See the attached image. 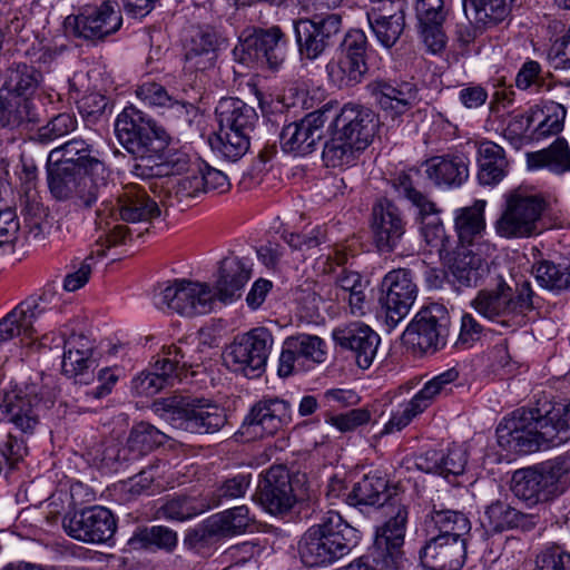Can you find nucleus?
I'll return each instance as SVG.
<instances>
[{
	"label": "nucleus",
	"mask_w": 570,
	"mask_h": 570,
	"mask_svg": "<svg viewBox=\"0 0 570 570\" xmlns=\"http://www.w3.org/2000/svg\"><path fill=\"white\" fill-rule=\"evenodd\" d=\"M459 379L456 368H449L428 381L424 386L406 403L401 411L392 414L383 433L401 431L419 414L423 413L438 395L450 390V385Z\"/></svg>",
	"instance_id": "obj_27"
},
{
	"label": "nucleus",
	"mask_w": 570,
	"mask_h": 570,
	"mask_svg": "<svg viewBox=\"0 0 570 570\" xmlns=\"http://www.w3.org/2000/svg\"><path fill=\"white\" fill-rule=\"evenodd\" d=\"M387 481L379 475H365L346 494L351 507L382 505L386 499Z\"/></svg>",
	"instance_id": "obj_51"
},
{
	"label": "nucleus",
	"mask_w": 570,
	"mask_h": 570,
	"mask_svg": "<svg viewBox=\"0 0 570 570\" xmlns=\"http://www.w3.org/2000/svg\"><path fill=\"white\" fill-rule=\"evenodd\" d=\"M428 518L439 530V535H468L471 530L464 513L448 509L442 503H433Z\"/></svg>",
	"instance_id": "obj_52"
},
{
	"label": "nucleus",
	"mask_w": 570,
	"mask_h": 570,
	"mask_svg": "<svg viewBox=\"0 0 570 570\" xmlns=\"http://www.w3.org/2000/svg\"><path fill=\"white\" fill-rule=\"evenodd\" d=\"M325 421L341 432H351L371 421V413L366 409H354L346 413L328 415Z\"/></svg>",
	"instance_id": "obj_64"
},
{
	"label": "nucleus",
	"mask_w": 570,
	"mask_h": 570,
	"mask_svg": "<svg viewBox=\"0 0 570 570\" xmlns=\"http://www.w3.org/2000/svg\"><path fill=\"white\" fill-rule=\"evenodd\" d=\"M240 52L239 61L277 71L285 61L286 41L279 27L261 30L246 38L234 50Z\"/></svg>",
	"instance_id": "obj_23"
},
{
	"label": "nucleus",
	"mask_w": 570,
	"mask_h": 570,
	"mask_svg": "<svg viewBox=\"0 0 570 570\" xmlns=\"http://www.w3.org/2000/svg\"><path fill=\"white\" fill-rule=\"evenodd\" d=\"M38 120L32 100L0 91V127L8 130L26 129Z\"/></svg>",
	"instance_id": "obj_43"
},
{
	"label": "nucleus",
	"mask_w": 570,
	"mask_h": 570,
	"mask_svg": "<svg viewBox=\"0 0 570 570\" xmlns=\"http://www.w3.org/2000/svg\"><path fill=\"white\" fill-rule=\"evenodd\" d=\"M361 151V148L333 130L324 145L322 158L326 167L342 168L353 165Z\"/></svg>",
	"instance_id": "obj_53"
},
{
	"label": "nucleus",
	"mask_w": 570,
	"mask_h": 570,
	"mask_svg": "<svg viewBox=\"0 0 570 570\" xmlns=\"http://www.w3.org/2000/svg\"><path fill=\"white\" fill-rule=\"evenodd\" d=\"M375 102L385 111L401 116L414 108L419 101V88L413 81L377 78L366 86Z\"/></svg>",
	"instance_id": "obj_32"
},
{
	"label": "nucleus",
	"mask_w": 570,
	"mask_h": 570,
	"mask_svg": "<svg viewBox=\"0 0 570 570\" xmlns=\"http://www.w3.org/2000/svg\"><path fill=\"white\" fill-rule=\"evenodd\" d=\"M129 450L132 458H142L154 448L164 444L166 435L147 422L135 424L129 433Z\"/></svg>",
	"instance_id": "obj_55"
},
{
	"label": "nucleus",
	"mask_w": 570,
	"mask_h": 570,
	"mask_svg": "<svg viewBox=\"0 0 570 570\" xmlns=\"http://www.w3.org/2000/svg\"><path fill=\"white\" fill-rule=\"evenodd\" d=\"M154 161L151 166L136 164L131 174L141 179L154 177H166L171 175H180L189 171L191 165L190 155L181 149L166 148L157 158H150Z\"/></svg>",
	"instance_id": "obj_42"
},
{
	"label": "nucleus",
	"mask_w": 570,
	"mask_h": 570,
	"mask_svg": "<svg viewBox=\"0 0 570 570\" xmlns=\"http://www.w3.org/2000/svg\"><path fill=\"white\" fill-rule=\"evenodd\" d=\"M115 135L125 150L140 160L159 157L170 142L165 128L135 106L124 108L117 116Z\"/></svg>",
	"instance_id": "obj_5"
},
{
	"label": "nucleus",
	"mask_w": 570,
	"mask_h": 570,
	"mask_svg": "<svg viewBox=\"0 0 570 570\" xmlns=\"http://www.w3.org/2000/svg\"><path fill=\"white\" fill-rule=\"evenodd\" d=\"M326 358L325 341L313 334L297 333L286 337L282 345L277 373L288 377L321 364Z\"/></svg>",
	"instance_id": "obj_21"
},
{
	"label": "nucleus",
	"mask_w": 570,
	"mask_h": 570,
	"mask_svg": "<svg viewBox=\"0 0 570 570\" xmlns=\"http://www.w3.org/2000/svg\"><path fill=\"white\" fill-rule=\"evenodd\" d=\"M250 275L248 259L226 257L220 262L214 287L208 283L176 279L155 296V305L181 316L205 315L214 309L217 302L227 304L240 297Z\"/></svg>",
	"instance_id": "obj_2"
},
{
	"label": "nucleus",
	"mask_w": 570,
	"mask_h": 570,
	"mask_svg": "<svg viewBox=\"0 0 570 570\" xmlns=\"http://www.w3.org/2000/svg\"><path fill=\"white\" fill-rule=\"evenodd\" d=\"M122 26V16L116 2L104 1L100 6L85 7L78 14L65 19L66 33L92 43L104 41Z\"/></svg>",
	"instance_id": "obj_17"
},
{
	"label": "nucleus",
	"mask_w": 570,
	"mask_h": 570,
	"mask_svg": "<svg viewBox=\"0 0 570 570\" xmlns=\"http://www.w3.org/2000/svg\"><path fill=\"white\" fill-rule=\"evenodd\" d=\"M409 517L407 507L391 504L389 519L376 529L374 544L371 550L373 560L383 569L399 570L403 567V543Z\"/></svg>",
	"instance_id": "obj_19"
},
{
	"label": "nucleus",
	"mask_w": 570,
	"mask_h": 570,
	"mask_svg": "<svg viewBox=\"0 0 570 570\" xmlns=\"http://www.w3.org/2000/svg\"><path fill=\"white\" fill-rule=\"evenodd\" d=\"M120 443L116 440H106L89 448L87 455L99 469L112 472L119 470Z\"/></svg>",
	"instance_id": "obj_59"
},
{
	"label": "nucleus",
	"mask_w": 570,
	"mask_h": 570,
	"mask_svg": "<svg viewBox=\"0 0 570 570\" xmlns=\"http://www.w3.org/2000/svg\"><path fill=\"white\" fill-rule=\"evenodd\" d=\"M195 348L185 340L163 347L154 364V372L141 373L134 380V389L140 395L151 396L166 386L180 382L193 366Z\"/></svg>",
	"instance_id": "obj_10"
},
{
	"label": "nucleus",
	"mask_w": 570,
	"mask_h": 570,
	"mask_svg": "<svg viewBox=\"0 0 570 570\" xmlns=\"http://www.w3.org/2000/svg\"><path fill=\"white\" fill-rule=\"evenodd\" d=\"M405 17L406 4L403 0H380L366 12L373 35L386 49L395 46L403 35Z\"/></svg>",
	"instance_id": "obj_30"
},
{
	"label": "nucleus",
	"mask_w": 570,
	"mask_h": 570,
	"mask_svg": "<svg viewBox=\"0 0 570 570\" xmlns=\"http://www.w3.org/2000/svg\"><path fill=\"white\" fill-rule=\"evenodd\" d=\"M274 344L272 333L256 327L236 337L223 354L225 365L247 377L258 376L265 368Z\"/></svg>",
	"instance_id": "obj_12"
},
{
	"label": "nucleus",
	"mask_w": 570,
	"mask_h": 570,
	"mask_svg": "<svg viewBox=\"0 0 570 570\" xmlns=\"http://www.w3.org/2000/svg\"><path fill=\"white\" fill-rule=\"evenodd\" d=\"M367 37L360 29L350 30L340 49L326 65L330 82L338 88H352L362 82L367 73Z\"/></svg>",
	"instance_id": "obj_11"
},
{
	"label": "nucleus",
	"mask_w": 570,
	"mask_h": 570,
	"mask_svg": "<svg viewBox=\"0 0 570 570\" xmlns=\"http://www.w3.org/2000/svg\"><path fill=\"white\" fill-rule=\"evenodd\" d=\"M357 540L358 531L330 510L304 533L299 556L307 567L328 566L348 554Z\"/></svg>",
	"instance_id": "obj_3"
},
{
	"label": "nucleus",
	"mask_w": 570,
	"mask_h": 570,
	"mask_svg": "<svg viewBox=\"0 0 570 570\" xmlns=\"http://www.w3.org/2000/svg\"><path fill=\"white\" fill-rule=\"evenodd\" d=\"M546 209V200L538 194L518 188L505 195L495 233L507 239L529 238L540 233L539 223Z\"/></svg>",
	"instance_id": "obj_8"
},
{
	"label": "nucleus",
	"mask_w": 570,
	"mask_h": 570,
	"mask_svg": "<svg viewBox=\"0 0 570 570\" xmlns=\"http://www.w3.org/2000/svg\"><path fill=\"white\" fill-rule=\"evenodd\" d=\"M209 509L207 504H200L191 497H176L167 500L159 509L158 517L171 521H186Z\"/></svg>",
	"instance_id": "obj_57"
},
{
	"label": "nucleus",
	"mask_w": 570,
	"mask_h": 570,
	"mask_svg": "<svg viewBox=\"0 0 570 570\" xmlns=\"http://www.w3.org/2000/svg\"><path fill=\"white\" fill-rule=\"evenodd\" d=\"M570 458L557 456L513 472L510 490L529 507L546 503L562 494L568 487Z\"/></svg>",
	"instance_id": "obj_4"
},
{
	"label": "nucleus",
	"mask_w": 570,
	"mask_h": 570,
	"mask_svg": "<svg viewBox=\"0 0 570 570\" xmlns=\"http://www.w3.org/2000/svg\"><path fill=\"white\" fill-rule=\"evenodd\" d=\"M326 112L315 110L304 118L285 125L279 134V145L284 153L306 156L316 149L323 137Z\"/></svg>",
	"instance_id": "obj_28"
},
{
	"label": "nucleus",
	"mask_w": 570,
	"mask_h": 570,
	"mask_svg": "<svg viewBox=\"0 0 570 570\" xmlns=\"http://www.w3.org/2000/svg\"><path fill=\"white\" fill-rule=\"evenodd\" d=\"M289 401L275 395H265L255 402L244 420V425L253 428L261 435H275L292 422Z\"/></svg>",
	"instance_id": "obj_31"
},
{
	"label": "nucleus",
	"mask_w": 570,
	"mask_h": 570,
	"mask_svg": "<svg viewBox=\"0 0 570 570\" xmlns=\"http://www.w3.org/2000/svg\"><path fill=\"white\" fill-rule=\"evenodd\" d=\"M371 230L381 253L393 252L401 243L406 222L401 209L390 199L381 198L372 207Z\"/></svg>",
	"instance_id": "obj_29"
},
{
	"label": "nucleus",
	"mask_w": 570,
	"mask_h": 570,
	"mask_svg": "<svg viewBox=\"0 0 570 570\" xmlns=\"http://www.w3.org/2000/svg\"><path fill=\"white\" fill-rule=\"evenodd\" d=\"M53 163L47 167L51 195L58 200H72L78 207L91 208L110 178L101 154L82 138H72L49 154Z\"/></svg>",
	"instance_id": "obj_1"
},
{
	"label": "nucleus",
	"mask_w": 570,
	"mask_h": 570,
	"mask_svg": "<svg viewBox=\"0 0 570 570\" xmlns=\"http://www.w3.org/2000/svg\"><path fill=\"white\" fill-rule=\"evenodd\" d=\"M423 166L426 177L439 187H461L470 176V160L464 154L434 156Z\"/></svg>",
	"instance_id": "obj_38"
},
{
	"label": "nucleus",
	"mask_w": 570,
	"mask_h": 570,
	"mask_svg": "<svg viewBox=\"0 0 570 570\" xmlns=\"http://www.w3.org/2000/svg\"><path fill=\"white\" fill-rule=\"evenodd\" d=\"M63 529L71 538L86 543H105L117 529V522L107 508L95 505L65 517Z\"/></svg>",
	"instance_id": "obj_24"
},
{
	"label": "nucleus",
	"mask_w": 570,
	"mask_h": 570,
	"mask_svg": "<svg viewBox=\"0 0 570 570\" xmlns=\"http://www.w3.org/2000/svg\"><path fill=\"white\" fill-rule=\"evenodd\" d=\"M451 318L448 309L438 303L423 307L407 325L403 340L423 353H435L446 345Z\"/></svg>",
	"instance_id": "obj_16"
},
{
	"label": "nucleus",
	"mask_w": 570,
	"mask_h": 570,
	"mask_svg": "<svg viewBox=\"0 0 570 570\" xmlns=\"http://www.w3.org/2000/svg\"><path fill=\"white\" fill-rule=\"evenodd\" d=\"M134 541L142 548L156 547L171 551L177 546V533L169 528L154 525L139 530L135 534Z\"/></svg>",
	"instance_id": "obj_61"
},
{
	"label": "nucleus",
	"mask_w": 570,
	"mask_h": 570,
	"mask_svg": "<svg viewBox=\"0 0 570 570\" xmlns=\"http://www.w3.org/2000/svg\"><path fill=\"white\" fill-rule=\"evenodd\" d=\"M537 111L538 115H543V119L539 121L533 130V139H544L562 131L567 115V110L562 105L550 101L544 106V109Z\"/></svg>",
	"instance_id": "obj_58"
},
{
	"label": "nucleus",
	"mask_w": 570,
	"mask_h": 570,
	"mask_svg": "<svg viewBox=\"0 0 570 570\" xmlns=\"http://www.w3.org/2000/svg\"><path fill=\"white\" fill-rule=\"evenodd\" d=\"M215 114L218 127L249 138L258 121L256 110L238 98L222 99Z\"/></svg>",
	"instance_id": "obj_40"
},
{
	"label": "nucleus",
	"mask_w": 570,
	"mask_h": 570,
	"mask_svg": "<svg viewBox=\"0 0 570 570\" xmlns=\"http://www.w3.org/2000/svg\"><path fill=\"white\" fill-rule=\"evenodd\" d=\"M417 296V287L410 269L389 272L380 286L379 304L386 322L396 325L410 312Z\"/></svg>",
	"instance_id": "obj_20"
},
{
	"label": "nucleus",
	"mask_w": 570,
	"mask_h": 570,
	"mask_svg": "<svg viewBox=\"0 0 570 570\" xmlns=\"http://www.w3.org/2000/svg\"><path fill=\"white\" fill-rule=\"evenodd\" d=\"M532 296L529 283L522 284L514 294L501 281L495 288L479 291L471 301V306L484 318L513 332L525 324L527 314L533 309Z\"/></svg>",
	"instance_id": "obj_6"
},
{
	"label": "nucleus",
	"mask_w": 570,
	"mask_h": 570,
	"mask_svg": "<svg viewBox=\"0 0 570 570\" xmlns=\"http://www.w3.org/2000/svg\"><path fill=\"white\" fill-rule=\"evenodd\" d=\"M341 28L342 18L337 13L316 14L295 21L294 32L301 57L308 60L321 57Z\"/></svg>",
	"instance_id": "obj_22"
},
{
	"label": "nucleus",
	"mask_w": 570,
	"mask_h": 570,
	"mask_svg": "<svg viewBox=\"0 0 570 570\" xmlns=\"http://www.w3.org/2000/svg\"><path fill=\"white\" fill-rule=\"evenodd\" d=\"M118 214L126 223L147 222L160 215L157 203L149 198L144 187L130 183L118 196Z\"/></svg>",
	"instance_id": "obj_39"
},
{
	"label": "nucleus",
	"mask_w": 570,
	"mask_h": 570,
	"mask_svg": "<svg viewBox=\"0 0 570 570\" xmlns=\"http://www.w3.org/2000/svg\"><path fill=\"white\" fill-rule=\"evenodd\" d=\"M541 409H518L510 416L504 417L497 428L499 445L517 454L535 452L547 441L539 424Z\"/></svg>",
	"instance_id": "obj_13"
},
{
	"label": "nucleus",
	"mask_w": 570,
	"mask_h": 570,
	"mask_svg": "<svg viewBox=\"0 0 570 570\" xmlns=\"http://www.w3.org/2000/svg\"><path fill=\"white\" fill-rule=\"evenodd\" d=\"M258 503L273 515L287 513L298 497L289 471L283 465L271 466L259 480L255 494Z\"/></svg>",
	"instance_id": "obj_25"
},
{
	"label": "nucleus",
	"mask_w": 570,
	"mask_h": 570,
	"mask_svg": "<svg viewBox=\"0 0 570 570\" xmlns=\"http://www.w3.org/2000/svg\"><path fill=\"white\" fill-rule=\"evenodd\" d=\"M0 412L24 435H32L43 412L40 387L35 383L14 384L0 396Z\"/></svg>",
	"instance_id": "obj_15"
},
{
	"label": "nucleus",
	"mask_w": 570,
	"mask_h": 570,
	"mask_svg": "<svg viewBox=\"0 0 570 570\" xmlns=\"http://www.w3.org/2000/svg\"><path fill=\"white\" fill-rule=\"evenodd\" d=\"M539 286L553 293L570 288V259L564 257L541 258L532 266Z\"/></svg>",
	"instance_id": "obj_46"
},
{
	"label": "nucleus",
	"mask_w": 570,
	"mask_h": 570,
	"mask_svg": "<svg viewBox=\"0 0 570 570\" xmlns=\"http://www.w3.org/2000/svg\"><path fill=\"white\" fill-rule=\"evenodd\" d=\"M529 169H548L554 174L570 171V148L564 138H557L548 148L527 154Z\"/></svg>",
	"instance_id": "obj_49"
},
{
	"label": "nucleus",
	"mask_w": 570,
	"mask_h": 570,
	"mask_svg": "<svg viewBox=\"0 0 570 570\" xmlns=\"http://www.w3.org/2000/svg\"><path fill=\"white\" fill-rule=\"evenodd\" d=\"M28 234L35 240H42L50 233L51 219L47 209L38 202L28 203L23 209Z\"/></svg>",
	"instance_id": "obj_60"
},
{
	"label": "nucleus",
	"mask_w": 570,
	"mask_h": 570,
	"mask_svg": "<svg viewBox=\"0 0 570 570\" xmlns=\"http://www.w3.org/2000/svg\"><path fill=\"white\" fill-rule=\"evenodd\" d=\"M484 200L455 210L454 227L461 247L472 246L485 230Z\"/></svg>",
	"instance_id": "obj_48"
},
{
	"label": "nucleus",
	"mask_w": 570,
	"mask_h": 570,
	"mask_svg": "<svg viewBox=\"0 0 570 570\" xmlns=\"http://www.w3.org/2000/svg\"><path fill=\"white\" fill-rule=\"evenodd\" d=\"M541 435L544 436L547 445H559L570 440V404L553 405L549 410L541 409L539 421Z\"/></svg>",
	"instance_id": "obj_50"
},
{
	"label": "nucleus",
	"mask_w": 570,
	"mask_h": 570,
	"mask_svg": "<svg viewBox=\"0 0 570 570\" xmlns=\"http://www.w3.org/2000/svg\"><path fill=\"white\" fill-rule=\"evenodd\" d=\"M348 254L338 247L333 248L323 261L322 273L332 275L333 294L338 303L347 305L352 315L363 316L368 309L367 287L370 282L363 275L346 266Z\"/></svg>",
	"instance_id": "obj_9"
},
{
	"label": "nucleus",
	"mask_w": 570,
	"mask_h": 570,
	"mask_svg": "<svg viewBox=\"0 0 570 570\" xmlns=\"http://www.w3.org/2000/svg\"><path fill=\"white\" fill-rule=\"evenodd\" d=\"M376 129L375 114L363 106L346 104L334 120V131L362 150L372 142Z\"/></svg>",
	"instance_id": "obj_35"
},
{
	"label": "nucleus",
	"mask_w": 570,
	"mask_h": 570,
	"mask_svg": "<svg viewBox=\"0 0 570 570\" xmlns=\"http://www.w3.org/2000/svg\"><path fill=\"white\" fill-rule=\"evenodd\" d=\"M539 521L538 514L523 512L511 505L507 499L493 500L484 508V522L495 533L513 530L529 532Z\"/></svg>",
	"instance_id": "obj_36"
},
{
	"label": "nucleus",
	"mask_w": 570,
	"mask_h": 570,
	"mask_svg": "<svg viewBox=\"0 0 570 570\" xmlns=\"http://www.w3.org/2000/svg\"><path fill=\"white\" fill-rule=\"evenodd\" d=\"M478 180L483 186L499 184L508 173V159L504 149L493 141H482L478 148Z\"/></svg>",
	"instance_id": "obj_44"
},
{
	"label": "nucleus",
	"mask_w": 570,
	"mask_h": 570,
	"mask_svg": "<svg viewBox=\"0 0 570 570\" xmlns=\"http://www.w3.org/2000/svg\"><path fill=\"white\" fill-rule=\"evenodd\" d=\"M155 406L175 429L195 434H213L227 424L226 410L206 399L174 396L156 402Z\"/></svg>",
	"instance_id": "obj_7"
},
{
	"label": "nucleus",
	"mask_w": 570,
	"mask_h": 570,
	"mask_svg": "<svg viewBox=\"0 0 570 570\" xmlns=\"http://www.w3.org/2000/svg\"><path fill=\"white\" fill-rule=\"evenodd\" d=\"M250 138L218 127L215 138L210 140L214 151L228 161H237L249 149Z\"/></svg>",
	"instance_id": "obj_54"
},
{
	"label": "nucleus",
	"mask_w": 570,
	"mask_h": 570,
	"mask_svg": "<svg viewBox=\"0 0 570 570\" xmlns=\"http://www.w3.org/2000/svg\"><path fill=\"white\" fill-rule=\"evenodd\" d=\"M466 535H436L420 551L424 567L431 570H459L466 556Z\"/></svg>",
	"instance_id": "obj_33"
},
{
	"label": "nucleus",
	"mask_w": 570,
	"mask_h": 570,
	"mask_svg": "<svg viewBox=\"0 0 570 570\" xmlns=\"http://www.w3.org/2000/svg\"><path fill=\"white\" fill-rule=\"evenodd\" d=\"M246 505L227 509L209 517L202 527L190 531L185 543L193 547H203L210 538H227L242 534L254 523Z\"/></svg>",
	"instance_id": "obj_26"
},
{
	"label": "nucleus",
	"mask_w": 570,
	"mask_h": 570,
	"mask_svg": "<svg viewBox=\"0 0 570 570\" xmlns=\"http://www.w3.org/2000/svg\"><path fill=\"white\" fill-rule=\"evenodd\" d=\"M392 186L400 197L409 200L417 209L422 219L421 234L426 245L431 249H436L440 255L448 252V239L443 224L438 216L436 205L428 195L416 189L411 171L399 174L393 178Z\"/></svg>",
	"instance_id": "obj_18"
},
{
	"label": "nucleus",
	"mask_w": 570,
	"mask_h": 570,
	"mask_svg": "<svg viewBox=\"0 0 570 570\" xmlns=\"http://www.w3.org/2000/svg\"><path fill=\"white\" fill-rule=\"evenodd\" d=\"M136 95L141 101L153 107H173L179 105L163 85L151 80L140 83L136 89Z\"/></svg>",
	"instance_id": "obj_63"
},
{
	"label": "nucleus",
	"mask_w": 570,
	"mask_h": 570,
	"mask_svg": "<svg viewBox=\"0 0 570 570\" xmlns=\"http://www.w3.org/2000/svg\"><path fill=\"white\" fill-rule=\"evenodd\" d=\"M337 345L352 352L358 367L368 368L376 354L381 338L368 325L354 322L333 332Z\"/></svg>",
	"instance_id": "obj_34"
},
{
	"label": "nucleus",
	"mask_w": 570,
	"mask_h": 570,
	"mask_svg": "<svg viewBox=\"0 0 570 570\" xmlns=\"http://www.w3.org/2000/svg\"><path fill=\"white\" fill-rule=\"evenodd\" d=\"M77 118L71 112H61L53 116L47 125L39 129L38 136L41 142H49L63 137L77 128Z\"/></svg>",
	"instance_id": "obj_62"
},
{
	"label": "nucleus",
	"mask_w": 570,
	"mask_h": 570,
	"mask_svg": "<svg viewBox=\"0 0 570 570\" xmlns=\"http://www.w3.org/2000/svg\"><path fill=\"white\" fill-rule=\"evenodd\" d=\"M59 297L51 288L31 295L0 321V343L23 336L32 340L40 330L41 317L57 309Z\"/></svg>",
	"instance_id": "obj_14"
},
{
	"label": "nucleus",
	"mask_w": 570,
	"mask_h": 570,
	"mask_svg": "<svg viewBox=\"0 0 570 570\" xmlns=\"http://www.w3.org/2000/svg\"><path fill=\"white\" fill-rule=\"evenodd\" d=\"M515 0H463L465 16L479 28H492L511 13Z\"/></svg>",
	"instance_id": "obj_47"
},
{
	"label": "nucleus",
	"mask_w": 570,
	"mask_h": 570,
	"mask_svg": "<svg viewBox=\"0 0 570 570\" xmlns=\"http://www.w3.org/2000/svg\"><path fill=\"white\" fill-rule=\"evenodd\" d=\"M97 365L95 355L63 353L61 370L75 383L87 385L94 381Z\"/></svg>",
	"instance_id": "obj_56"
},
{
	"label": "nucleus",
	"mask_w": 570,
	"mask_h": 570,
	"mask_svg": "<svg viewBox=\"0 0 570 570\" xmlns=\"http://www.w3.org/2000/svg\"><path fill=\"white\" fill-rule=\"evenodd\" d=\"M219 37L214 29L196 28L184 42L185 68L190 71H205L213 68L217 59Z\"/></svg>",
	"instance_id": "obj_37"
},
{
	"label": "nucleus",
	"mask_w": 570,
	"mask_h": 570,
	"mask_svg": "<svg viewBox=\"0 0 570 570\" xmlns=\"http://www.w3.org/2000/svg\"><path fill=\"white\" fill-rule=\"evenodd\" d=\"M451 272L453 282L459 288L476 287L489 274L490 268L481 255L473 253L468 247H461L454 257Z\"/></svg>",
	"instance_id": "obj_45"
},
{
	"label": "nucleus",
	"mask_w": 570,
	"mask_h": 570,
	"mask_svg": "<svg viewBox=\"0 0 570 570\" xmlns=\"http://www.w3.org/2000/svg\"><path fill=\"white\" fill-rule=\"evenodd\" d=\"M43 80L42 72L22 61H13L3 73L0 91L32 100Z\"/></svg>",
	"instance_id": "obj_41"
}]
</instances>
